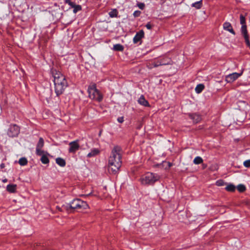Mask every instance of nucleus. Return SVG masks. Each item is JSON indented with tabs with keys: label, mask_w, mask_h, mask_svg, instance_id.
I'll return each mask as SVG.
<instances>
[{
	"label": "nucleus",
	"mask_w": 250,
	"mask_h": 250,
	"mask_svg": "<svg viewBox=\"0 0 250 250\" xmlns=\"http://www.w3.org/2000/svg\"><path fill=\"white\" fill-rule=\"evenodd\" d=\"M57 68L53 67L51 69V72L54 77L55 91L57 96H59L63 92L68 86V83L65 76Z\"/></svg>",
	"instance_id": "nucleus-1"
},
{
	"label": "nucleus",
	"mask_w": 250,
	"mask_h": 250,
	"mask_svg": "<svg viewBox=\"0 0 250 250\" xmlns=\"http://www.w3.org/2000/svg\"><path fill=\"white\" fill-rule=\"evenodd\" d=\"M121 147L118 146H115L111 151L108 160V170H111L113 174L117 173L121 166Z\"/></svg>",
	"instance_id": "nucleus-2"
},
{
	"label": "nucleus",
	"mask_w": 250,
	"mask_h": 250,
	"mask_svg": "<svg viewBox=\"0 0 250 250\" xmlns=\"http://www.w3.org/2000/svg\"><path fill=\"white\" fill-rule=\"evenodd\" d=\"M160 179V176L155 173L148 172L140 179L141 182L144 185H152Z\"/></svg>",
	"instance_id": "nucleus-3"
},
{
	"label": "nucleus",
	"mask_w": 250,
	"mask_h": 250,
	"mask_svg": "<svg viewBox=\"0 0 250 250\" xmlns=\"http://www.w3.org/2000/svg\"><path fill=\"white\" fill-rule=\"evenodd\" d=\"M88 92L90 98L98 102L103 100V96L100 92L97 89L95 83L91 84L88 88Z\"/></svg>",
	"instance_id": "nucleus-4"
},
{
	"label": "nucleus",
	"mask_w": 250,
	"mask_h": 250,
	"mask_svg": "<svg viewBox=\"0 0 250 250\" xmlns=\"http://www.w3.org/2000/svg\"><path fill=\"white\" fill-rule=\"evenodd\" d=\"M69 205L70 208L78 210H83L88 207V205L86 202L80 199H74Z\"/></svg>",
	"instance_id": "nucleus-5"
},
{
	"label": "nucleus",
	"mask_w": 250,
	"mask_h": 250,
	"mask_svg": "<svg viewBox=\"0 0 250 250\" xmlns=\"http://www.w3.org/2000/svg\"><path fill=\"white\" fill-rule=\"evenodd\" d=\"M20 132V127L16 124L10 125L7 131V135L11 138L17 137Z\"/></svg>",
	"instance_id": "nucleus-6"
},
{
	"label": "nucleus",
	"mask_w": 250,
	"mask_h": 250,
	"mask_svg": "<svg viewBox=\"0 0 250 250\" xmlns=\"http://www.w3.org/2000/svg\"><path fill=\"white\" fill-rule=\"evenodd\" d=\"M242 71L240 73H232L231 74H229L226 77V81L228 83H231L235 81L237 79H238L240 76L242 74Z\"/></svg>",
	"instance_id": "nucleus-7"
},
{
	"label": "nucleus",
	"mask_w": 250,
	"mask_h": 250,
	"mask_svg": "<svg viewBox=\"0 0 250 250\" xmlns=\"http://www.w3.org/2000/svg\"><path fill=\"white\" fill-rule=\"evenodd\" d=\"M69 152L72 153H75L79 149L80 147L78 141H74L70 142L69 144Z\"/></svg>",
	"instance_id": "nucleus-8"
},
{
	"label": "nucleus",
	"mask_w": 250,
	"mask_h": 250,
	"mask_svg": "<svg viewBox=\"0 0 250 250\" xmlns=\"http://www.w3.org/2000/svg\"><path fill=\"white\" fill-rule=\"evenodd\" d=\"M223 29L228 31L233 35H235V32L233 29L231 24L229 22H225L223 24Z\"/></svg>",
	"instance_id": "nucleus-9"
},
{
	"label": "nucleus",
	"mask_w": 250,
	"mask_h": 250,
	"mask_svg": "<svg viewBox=\"0 0 250 250\" xmlns=\"http://www.w3.org/2000/svg\"><path fill=\"white\" fill-rule=\"evenodd\" d=\"M144 36L143 30H141L137 32L133 38V42L135 43H137Z\"/></svg>",
	"instance_id": "nucleus-10"
},
{
	"label": "nucleus",
	"mask_w": 250,
	"mask_h": 250,
	"mask_svg": "<svg viewBox=\"0 0 250 250\" xmlns=\"http://www.w3.org/2000/svg\"><path fill=\"white\" fill-rule=\"evenodd\" d=\"M189 116L195 123H198L201 120V116L197 113L190 114Z\"/></svg>",
	"instance_id": "nucleus-11"
},
{
	"label": "nucleus",
	"mask_w": 250,
	"mask_h": 250,
	"mask_svg": "<svg viewBox=\"0 0 250 250\" xmlns=\"http://www.w3.org/2000/svg\"><path fill=\"white\" fill-rule=\"evenodd\" d=\"M138 103L144 106H149V104L148 102L145 99L144 96L143 95H141V97L138 99Z\"/></svg>",
	"instance_id": "nucleus-12"
},
{
	"label": "nucleus",
	"mask_w": 250,
	"mask_h": 250,
	"mask_svg": "<svg viewBox=\"0 0 250 250\" xmlns=\"http://www.w3.org/2000/svg\"><path fill=\"white\" fill-rule=\"evenodd\" d=\"M7 190L10 193H15L17 189V185L15 184H9L6 187Z\"/></svg>",
	"instance_id": "nucleus-13"
},
{
	"label": "nucleus",
	"mask_w": 250,
	"mask_h": 250,
	"mask_svg": "<svg viewBox=\"0 0 250 250\" xmlns=\"http://www.w3.org/2000/svg\"><path fill=\"white\" fill-rule=\"evenodd\" d=\"M100 153V151L98 149L94 148L91 150V151L88 153L87 157L90 158L96 156Z\"/></svg>",
	"instance_id": "nucleus-14"
},
{
	"label": "nucleus",
	"mask_w": 250,
	"mask_h": 250,
	"mask_svg": "<svg viewBox=\"0 0 250 250\" xmlns=\"http://www.w3.org/2000/svg\"><path fill=\"white\" fill-rule=\"evenodd\" d=\"M49 154L47 152L45 153V154L42 155L41 158V161L43 164H47L49 163V160L47 157Z\"/></svg>",
	"instance_id": "nucleus-15"
},
{
	"label": "nucleus",
	"mask_w": 250,
	"mask_h": 250,
	"mask_svg": "<svg viewBox=\"0 0 250 250\" xmlns=\"http://www.w3.org/2000/svg\"><path fill=\"white\" fill-rule=\"evenodd\" d=\"M56 162L58 165L62 167H64L66 165V162L65 160L63 159L60 157L56 159Z\"/></svg>",
	"instance_id": "nucleus-16"
},
{
	"label": "nucleus",
	"mask_w": 250,
	"mask_h": 250,
	"mask_svg": "<svg viewBox=\"0 0 250 250\" xmlns=\"http://www.w3.org/2000/svg\"><path fill=\"white\" fill-rule=\"evenodd\" d=\"M205 86L203 84H199L195 87V90L198 94L200 93L204 89Z\"/></svg>",
	"instance_id": "nucleus-17"
},
{
	"label": "nucleus",
	"mask_w": 250,
	"mask_h": 250,
	"mask_svg": "<svg viewBox=\"0 0 250 250\" xmlns=\"http://www.w3.org/2000/svg\"><path fill=\"white\" fill-rule=\"evenodd\" d=\"M241 33L243 35L244 37L249 36L248 33V31L247 29V25H242L241 28Z\"/></svg>",
	"instance_id": "nucleus-18"
},
{
	"label": "nucleus",
	"mask_w": 250,
	"mask_h": 250,
	"mask_svg": "<svg viewBox=\"0 0 250 250\" xmlns=\"http://www.w3.org/2000/svg\"><path fill=\"white\" fill-rule=\"evenodd\" d=\"M191 6L194 7L197 9H200L202 6V0L193 3L191 4Z\"/></svg>",
	"instance_id": "nucleus-19"
},
{
	"label": "nucleus",
	"mask_w": 250,
	"mask_h": 250,
	"mask_svg": "<svg viewBox=\"0 0 250 250\" xmlns=\"http://www.w3.org/2000/svg\"><path fill=\"white\" fill-rule=\"evenodd\" d=\"M235 187L233 184H229L226 188L225 189L226 190L230 192L234 191L235 190Z\"/></svg>",
	"instance_id": "nucleus-20"
},
{
	"label": "nucleus",
	"mask_w": 250,
	"mask_h": 250,
	"mask_svg": "<svg viewBox=\"0 0 250 250\" xmlns=\"http://www.w3.org/2000/svg\"><path fill=\"white\" fill-rule=\"evenodd\" d=\"M113 49L115 51H122L124 50V46L120 44H116L113 46Z\"/></svg>",
	"instance_id": "nucleus-21"
},
{
	"label": "nucleus",
	"mask_w": 250,
	"mask_h": 250,
	"mask_svg": "<svg viewBox=\"0 0 250 250\" xmlns=\"http://www.w3.org/2000/svg\"><path fill=\"white\" fill-rule=\"evenodd\" d=\"M203 162V159L200 156L196 157L193 160V163L195 165H199L202 163Z\"/></svg>",
	"instance_id": "nucleus-22"
},
{
	"label": "nucleus",
	"mask_w": 250,
	"mask_h": 250,
	"mask_svg": "<svg viewBox=\"0 0 250 250\" xmlns=\"http://www.w3.org/2000/svg\"><path fill=\"white\" fill-rule=\"evenodd\" d=\"M44 146V140L43 138H40L39 142L37 145L36 148H42Z\"/></svg>",
	"instance_id": "nucleus-23"
},
{
	"label": "nucleus",
	"mask_w": 250,
	"mask_h": 250,
	"mask_svg": "<svg viewBox=\"0 0 250 250\" xmlns=\"http://www.w3.org/2000/svg\"><path fill=\"white\" fill-rule=\"evenodd\" d=\"M118 13L117 9H114L109 12V15L111 18H115L117 17Z\"/></svg>",
	"instance_id": "nucleus-24"
},
{
	"label": "nucleus",
	"mask_w": 250,
	"mask_h": 250,
	"mask_svg": "<svg viewBox=\"0 0 250 250\" xmlns=\"http://www.w3.org/2000/svg\"><path fill=\"white\" fill-rule=\"evenodd\" d=\"M19 163L21 166H25L27 164V160L26 158L22 157L19 159Z\"/></svg>",
	"instance_id": "nucleus-25"
},
{
	"label": "nucleus",
	"mask_w": 250,
	"mask_h": 250,
	"mask_svg": "<svg viewBox=\"0 0 250 250\" xmlns=\"http://www.w3.org/2000/svg\"><path fill=\"white\" fill-rule=\"evenodd\" d=\"M46 152L42 150V148H36V153L38 156H42V155L45 154Z\"/></svg>",
	"instance_id": "nucleus-26"
},
{
	"label": "nucleus",
	"mask_w": 250,
	"mask_h": 250,
	"mask_svg": "<svg viewBox=\"0 0 250 250\" xmlns=\"http://www.w3.org/2000/svg\"><path fill=\"white\" fill-rule=\"evenodd\" d=\"M72 8H73V12L74 13H76L78 11L81 10L82 7L80 5H76V4L74 5V7H72Z\"/></svg>",
	"instance_id": "nucleus-27"
},
{
	"label": "nucleus",
	"mask_w": 250,
	"mask_h": 250,
	"mask_svg": "<svg viewBox=\"0 0 250 250\" xmlns=\"http://www.w3.org/2000/svg\"><path fill=\"white\" fill-rule=\"evenodd\" d=\"M237 190L240 192H243L246 189L245 186L244 185L240 184L237 187Z\"/></svg>",
	"instance_id": "nucleus-28"
},
{
	"label": "nucleus",
	"mask_w": 250,
	"mask_h": 250,
	"mask_svg": "<svg viewBox=\"0 0 250 250\" xmlns=\"http://www.w3.org/2000/svg\"><path fill=\"white\" fill-rule=\"evenodd\" d=\"M240 21L241 25L246 24L245 17L243 14H241L240 16Z\"/></svg>",
	"instance_id": "nucleus-29"
},
{
	"label": "nucleus",
	"mask_w": 250,
	"mask_h": 250,
	"mask_svg": "<svg viewBox=\"0 0 250 250\" xmlns=\"http://www.w3.org/2000/svg\"><path fill=\"white\" fill-rule=\"evenodd\" d=\"M162 63L158 64V63H148L147 65V67L149 69H151L153 67H157L160 65H161Z\"/></svg>",
	"instance_id": "nucleus-30"
},
{
	"label": "nucleus",
	"mask_w": 250,
	"mask_h": 250,
	"mask_svg": "<svg viewBox=\"0 0 250 250\" xmlns=\"http://www.w3.org/2000/svg\"><path fill=\"white\" fill-rule=\"evenodd\" d=\"M216 184L218 186H224L225 184V183L223 180H219L216 181Z\"/></svg>",
	"instance_id": "nucleus-31"
},
{
	"label": "nucleus",
	"mask_w": 250,
	"mask_h": 250,
	"mask_svg": "<svg viewBox=\"0 0 250 250\" xmlns=\"http://www.w3.org/2000/svg\"><path fill=\"white\" fill-rule=\"evenodd\" d=\"M52 15L53 16L56 18H61L62 17V14L59 13H54L53 11H52Z\"/></svg>",
	"instance_id": "nucleus-32"
},
{
	"label": "nucleus",
	"mask_w": 250,
	"mask_h": 250,
	"mask_svg": "<svg viewBox=\"0 0 250 250\" xmlns=\"http://www.w3.org/2000/svg\"><path fill=\"white\" fill-rule=\"evenodd\" d=\"M65 3L69 5L71 7H74L75 4V3L72 2L71 0H65Z\"/></svg>",
	"instance_id": "nucleus-33"
},
{
	"label": "nucleus",
	"mask_w": 250,
	"mask_h": 250,
	"mask_svg": "<svg viewBox=\"0 0 250 250\" xmlns=\"http://www.w3.org/2000/svg\"><path fill=\"white\" fill-rule=\"evenodd\" d=\"M243 164H244V166L246 167H250V160H248L244 161Z\"/></svg>",
	"instance_id": "nucleus-34"
},
{
	"label": "nucleus",
	"mask_w": 250,
	"mask_h": 250,
	"mask_svg": "<svg viewBox=\"0 0 250 250\" xmlns=\"http://www.w3.org/2000/svg\"><path fill=\"white\" fill-rule=\"evenodd\" d=\"M246 44L248 46H250V42L249 39V36L244 37Z\"/></svg>",
	"instance_id": "nucleus-35"
},
{
	"label": "nucleus",
	"mask_w": 250,
	"mask_h": 250,
	"mask_svg": "<svg viewBox=\"0 0 250 250\" xmlns=\"http://www.w3.org/2000/svg\"><path fill=\"white\" fill-rule=\"evenodd\" d=\"M138 6L140 9L143 10L145 7V4L144 3H139Z\"/></svg>",
	"instance_id": "nucleus-36"
},
{
	"label": "nucleus",
	"mask_w": 250,
	"mask_h": 250,
	"mask_svg": "<svg viewBox=\"0 0 250 250\" xmlns=\"http://www.w3.org/2000/svg\"><path fill=\"white\" fill-rule=\"evenodd\" d=\"M141 13V12L140 11L137 10V11H135L134 12L133 16L135 17H138L140 15Z\"/></svg>",
	"instance_id": "nucleus-37"
},
{
	"label": "nucleus",
	"mask_w": 250,
	"mask_h": 250,
	"mask_svg": "<svg viewBox=\"0 0 250 250\" xmlns=\"http://www.w3.org/2000/svg\"><path fill=\"white\" fill-rule=\"evenodd\" d=\"M146 28L147 29H151L152 28V25L150 24V22H148L146 25Z\"/></svg>",
	"instance_id": "nucleus-38"
},
{
	"label": "nucleus",
	"mask_w": 250,
	"mask_h": 250,
	"mask_svg": "<svg viewBox=\"0 0 250 250\" xmlns=\"http://www.w3.org/2000/svg\"><path fill=\"white\" fill-rule=\"evenodd\" d=\"M117 120L119 123H123L124 120V117H120L117 119Z\"/></svg>",
	"instance_id": "nucleus-39"
},
{
	"label": "nucleus",
	"mask_w": 250,
	"mask_h": 250,
	"mask_svg": "<svg viewBox=\"0 0 250 250\" xmlns=\"http://www.w3.org/2000/svg\"><path fill=\"white\" fill-rule=\"evenodd\" d=\"M0 167L1 168H3L4 167H5V165L4 163H1L0 165Z\"/></svg>",
	"instance_id": "nucleus-40"
},
{
	"label": "nucleus",
	"mask_w": 250,
	"mask_h": 250,
	"mask_svg": "<svg viewBox=\"0 0 250 250\" xmlns=\"http://www.w3.org/2000/svg\"><path fill=\"white\" fill-rule=\"evenodd\" d=\"M55 5L57 7V10H60V8L59 7V6H58L57 5V4H55Z\"/></svg>",
	"instance_id": "nucleus-41"
},
{
	"label": "nucleus",
	"mask_w": 250,
	"mask_h": 250,
	"mask_svg": "<svg viewBox=\"0 0 250 250\" xmlns=\"http://www.w3.org/2000/svg\"><path fill=\"white\" fill-rule=\"evenodd\" d=\"M7 181V180L6 179L3 180V182H4V183L6 182Z\"/></svg>",
	"instance_id": "nucleus-42"
}]
</instances>
